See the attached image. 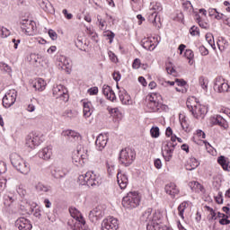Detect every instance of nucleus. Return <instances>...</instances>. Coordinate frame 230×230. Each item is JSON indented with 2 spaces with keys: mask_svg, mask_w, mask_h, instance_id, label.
Returning <instances> with one entry per match:
<instances>
[{
  "mask_svg": "<svg viewBox=\"0 0 230 230\" xmlns=\"http://www.w3.org/2000/svg\"><path fill=\"white\" fill-rule=\"evenodd\" d=\"M140 220L146 224L147 230H157L159 224H161V214L152 208H147L142 214Z\"/></svg>",
  "mask_w": 230,
  "mask_h": 230,
  "instance_id": "nucleus-1",
  "label": "nucleus"
},
{
  "mask_svg": "<svg viewBox=\"0 0 230 230\" xmlns=\"http://www.w3.org/2000/svg\"><path fill=\"white\" fill-rule=\"evenodd\" d=\"M186 105L190 112H191L192 116H194L196 119H199V118L203 119L208 113V109H206V106L200 104V102H199L195 97L189 98Z\"/></svg>",
  "mask_w": 230,
  "mask_h": 230,
  "instance_id": "nucleus-2",
  "label": "nucleus"
},
{
  "mask_svg": "<svg viewBox=\"0 0 230 230\" xmlns=\"http://www.w3.org/2000/svg\"><path fill=\"white\" fill-rule=\"evenodd\" d=\"M10 161L12 165L20 173L24 175L30 172V164L26 163L21 155L17 153H12L10 155Z\"/></svg>",
  "mask_w": 230,
  "mask_h": 230,
  "instance_id": "nucleus-3",
  "label": "nucleus"
},
{
  "mask_svg": "<svg viewBox=\"0 0 230 230\" xmlns=\"http://www.w3.org/2000/svg\"><path fill=\"white\" fill-rule=\"evenodd\" d=\"M141 202V196L139 193L136 191L128 192L123 199H122V206L126 209H135L137 208Z\"/></svg>",
  "mask_w": 230,
  "mask_h": 230,
  "instance_id": "nucleus-4",
  "label": "nucleus"
},
{
  "mask_svg": "<svg viewBox=\"0 0 230 230\" xmlns=\"http://www.w3.org/2000/svg\"><path fill=\"white\" fill-rule=\"evenodd\" d=\"M78 182L81 186H100V176L94 174L93 172H87L84 174H81L78 177Z\"/></svg>",
  "mask_w": 230,
  "mask_h": 230,
  "instance_id": "nucleus-5",
  "label": "nucleus"
},
{
  "mask_svg": "<svg viewBox=\"0 0 230 230\" xmlns=\"http://www.w3.org/2000/svg\"><path fill=\"white\" fill-rule=\"evenodd\" d=\"M175 146H177V136L172 137L170 141H166L164 143V146L162 150L163 157L166 162L172 161V157H173V150H175Z\"/></svg>",
  "mask_w": 230,
  "mask_h": 230,
  "instance_id": "nucleus-6",
  "label": "nucleus"
},
{
  "mask_svg": "<svg viewBox=\"0 0 230 230\" xmlns=\"http://www.w3.org/2000/svg\"><path fill=\"white\" fill-rule=\"evenodd\" d=\"M151 10H154L155 12L148 15V21L155 26V28H156V30H159L161 29V17L157 16V12H161L163 7L159 3H152Z\"/></svg>",
  "mask_w": 230,
  "mask_h": 230,
  "instance_id": "nucleus-7",
  "label": "nucleus"
},
{
  "mask_svg": "<svg viewBox=\"0 0 230 230\" xmlns=\"http://www.w3.org/2000/svg\"><path fill=\"white\" fill-rule=\"evenodd\" d=\"M136 159V151L130 148L122 149L119 153V161L120 164H124V166H130L134 160Z\"/></svg>",
  "mask_w": 230,
  "mask_h": 230,
  "instance_id": "nucleus-8",
  "label": "nucleus"
},
{
  "mask_svg": "<svg viewBox=\"0 0 230 230\" xmlns=\"http://www.w3.org/2000/svg\"><path fill=\"white\" fill-rule=\"evenodd\" d=\"M40 143H42V139L40 138V135H39V133H31L25 139V146H27V148H31V150H33V148L39 146Z\"/></svg>",
  "mask_w": 230,
  "mask_h": 230,
  "instance_id": "nucleus-9",
  "label": "nucleus"
},
{
  "mask_svg": "<svg viewBox=\"0 0 230 230\" xmlns=\"http://www.w3.org/2000/svg\"><path fill=\"white\" fill-rule=\"evenodd\" d=\"M53 96L57 100H60L61 102H67L69 100V94H67V90L64 87V85L58 84L54 86Z\"/></svg>",
  "mask_w": 230,
  "mask_h": 230,
  "instance_id": "nucleus-10",
  "label": "nucleus"
},
{
  "mask_svg": "<svg viewBox=\"0 0 230 230\" xmlns=\"http://www.w3.org/2000/svg\"><path fill=\"white\" fill-rule=\"evenodd\" d=\"M17 101V91L9 90L3 98V105L5 109H10Z\"/></svg>",
  "mask_w": 230,
  "mask_h": 230,
  "instance_id": "nucleus-11",
  "label": "nucleus"
},
{
  "mask_svg": "<svg viewBox=\"0 0 230 230\" xmlns=\"http://www.w3.org/2000/svg\"><path fill=\"white\" fill-rule=\"evenodd\" d=\"M87 157V153L84 155V149L79 148L76 152H74L72 156V163L75 166H84L85 164V159Z\"/></svg>",
  "mask_w": 230,
  "mask_h": 230,
  "instance_id": "nucleus-12",
  "label": "nucleus"
},
{
  "mask_svg": "<svg viewBox=\"0 0 230 230\" xmlns=\"http://www.w3.org/2000/svg\"><path fill=\"white\" fill-rule=\"evenodd\" d=\"M104 215H105V211L103 210V207L97 206L95 208H93L89 212L88 218L93 224H96L98 220H101V218H103Z\"/></svg>",
  "mask_w": 230,
  "mask_h": 230,
  "instance_id": "nucleus-13",
  "label": "nucleus"
},
{
  "mask_svg": "<svg viewBox=\"0 0 230 230\" xmlns=\"http://www.w3.org/2000/svg\"><path fill=\"white\" fill-rule=\"evenodd\" d=\"M118 226H119L118 219L113 217H110L103 219L102 223V230H118Z\"/></svg>",
  "mask_w": 230,
  "mask_h": 230,
  "instance_id": "nucleus-14",
  "label": "nucleus"
},
{
  "mask_svg": "<svg viewBox=\"0 0 230 230\" xmlns=\"http://www.w3.org/2000/svg\"><path fill=\"white\" fill-rule=\"evenodd\" d=\"M19 25L21 26L23 33H31L32 31H35V30H37V25L35 24V22L31 20H22L21 22H19Z\"/></svg>",
  "mask_w": 230,
  "mask_h": 230,
  "instance_id": "nucleus-15",
  "label": "nucleus"
},
{
  "mask_svg": "<svg viewBox=\"0 0 230 230\" xmlns=\"http://www.w3.org/2000/svg\"><path fill=\"white\" fill-rule=\"evenodd\" d=\"M214 89H217V93H227L229 91V84L226 83L224 77L217 76L215 79Z\"/></svg>",
  "mask_w": 230,
  "mask_h": 230,
  "instance_id": "nucleus-16",
  "label": "nucleus"
},
{
  "mask_svg": "<svg viewBox=\"0 0 230 230\" xmlns=\"http://www.w3.org/2000/svg\"><path fill=\"white\" fill-rule=\"evenodd\" d=\"M15 227L19 230H31L33 226L29 219L20 217L15 221Z\"/></svg>",
  "mask_w": 230,
  "mask_h": 230,
  "instance_id": "nucleus-17",
  "label": "nucleus"
},
{
  "mask_svg": "<svg viewBox=\"0 0 230 230\" xmlns=\"http://www.w3.org/2000/svg\"><path fill=\"white\" fill-rule=\"evenodd\" d=\"M108 141L109 137H107V135L100 134L95 141L96 149L99 150V152H102V150L107 146Z\"/></svg>",
  "mask_w": 230,
  "mask_h": 230,
  "instance_id": "nucleus-18",
  "label": "nucleus"
},
{
  "mask_svg": "<svg viewBox=\"0 0 230 230\" xmlns=\"http://www.w3.org/2000/svg\"><path fill=\"white\" fill-rule=\"evenodd\" d=\"M141 45L145 49H148L149 51H154L155 49V38H144L141 40Z\"/></svg>",
  "mask_w": 230,
  "mask_h": 230,
  "instance_id": "nucleus-19",
  "label": "nucleus"
},
{
  "mask_svg": "<svg viewBox=\"0 0 230 230\" xmlns=\"http://www.w3.org/2000/svg\"><path fill=\"white\" fill-rule=\"evenodd\" d=\"M66 175H67V169L63 166H57L51 171V176L54 179H63Z\"/></svg>",
  "mask_w": 230,
  "mask_h": 230,
  "instance_id": "nucleus-20",
  "label": "nucleus"
},
{
  "mask_svg": "<svg viewBox=\"0 0 230 230\" xmlns=\"http://www.w3.org/2000/svg\"><path fill=\"white\" fill-rule=\"evenodd\" d=\"M164 191L167 193V195H170L172 199H175V196L179 195L177 185H175L173 182L167 183L164 187Z\"/></svg>",
  "mask_w": 230,
  "mask_h": 230,
  "instance_id": "nucleus-21",
  "label": "nucleus"
},
{
  "mask_svg": "<svg viewBox=\"0 0 230 230\" xmlns=\"http://www.w3.org/2000/svg\"><path fill=\"white\" fill-rule=\"evenodd\" d=\"M102 94H104V96H106V98L111 102H114V100H116V93L112 91V88L107 84L102 86Z\"/></svg>",
  "mask_w": 230,
  "mask_h": 230,
  "instance_id": "nucleus-22",
  "label": "nucleus"
},
{
  "mask_svg": "<svg viewBox=\"0 0 230 230\" xmlns=\"http://www.w3.org/2000/svg\"><path fill=\"white\" fill-rule=\"evenodd\" d=\"M39 5L47 13H55V9L49 0H39Z\"/></svg>",
  "mask_w": 230,
  "mask_h": 230,
  "instance_id": "nucleus-23",
  "label": "nucleus"
},
{
  "mask_svg": "<svg viewBox=\"0 0 230 230\" xmlns=\"http://www.w3.org/2000/svg\"><path fill=\"white\" fill-rule=\"evenodd\" d=\"M63 137L68 139V141H76L80 137V134L75 130L67 129L62 132Z\"/></svg>",
  "mask_w": 230,
  "mask_h": 230,
  "instance_id": "nucleus-24",
  "label": "nucleus"
},
{
  "mask_svg": "<svg viewBox=\"0 0 230 230\" xmlns=\"http://www.w3.org/2000/svg\"><path fill=\"white\" fill-rule=\"evenodd\" d=\"M117 182L120 188V190H125L127 186H128V177L127 174L118 173L117 174Z\"/></svg>",
  "mask_w": 230,
  "mask_h": 230,
  "instance_id": "nucleus-25",
  "label": "nucleus"
},
{
  "mask_svg": "<svg viewBox=\"0 0 230 230\" xmlns=\"http://www.w3.org/2000/svg\"><path fill=\"white\" fill-rule=\"evenodd\" d=\"M31 85L35 91L42 92L46 89V81L42 78H38L31 82Z\"/></svg>",
  "mask_w": 230,
  "mask_h": 230,
  "instance_id": "nucleus-26",
  "label": "nucleus"
},
{
  "mask_svg": "<svg viewBox=\"0 0 230 230\" xmlns=\"http://www.w3.org/2000/svg\"><path fill=\"white\" fill-rule=\"evenodd\" d=\"M211 123L212 125H218L219 127H223V128H227V121L220 115L211 118Z\"/></svg>",
  "mask_w": 230,
  "mask_h": 230,
  "instance_id": "nucleus-27",
  "label": "nucleus"
},
{
  "mask_svg": "<svg viewBox=\"0 0 230 230\" xmlns=\"http://www.w3.org/2000/svg\"><path fill=\"white\" fill-rule=\"evenodd\" d=\"M119 97L123 105H130V95H128L126 89L122 88L119 91Z\"/></svg>",
  "mask_w": 230,
  "mask_h": 230,
  "instance_id": "nucleus-28",
  "label": "nucleus"
},
{
  "mask_svg": "<svg viewBox=\"0 0 230 230\" xmlns=\"http://www.w3.org/2000/svg\"><path fill=\"white\" fill-rule=\"evenodd\" d=\"M83 112L84 118H91L93 114V103L91 102H83Z\"/></svg>",
  "mask_w": 230,
  "mask_h": 230,
  "instance_id": "nucleus-29",
  "label": "nucleus"
},
{
  "mask_svg": "<svg viewBox=\"0 0 230 230\" xmlns=\"http://www.w3.org/2000/svg\"><path fill=\"white\" fill-rule=\"evenodd\" d=\"M52 154L53 152L51 151V147L47 146L39 152V157H40V159H44L45 161H48V159L51 158Z\"/></svg>",
  "mask_w": 230,
  "mask_h": 230,
  "instance_id": "nucleus-30",
  "label": "nucleus"
},
{
  "mask_svg": "<svg viewBox=\"0 0 230 230\" xmlns=\"http://www.w3.org/2000/svg\"><path fill=\"white\" fill-rule=\"evenodd\" d=\"M199 164L200 163H199L195 157H191L186 165V170L191 172V170H195V168H198Z\"/></svg>",
  "mask_w": 230,
  "mask_h": 230,
  "instance_id": "nucleus-31",
  "label": "nucleus"
},
{
  "mask_svg": "<svg viewBox=\"0 0 230 230\" xmlns=\"http://www.w3.org/2000/svg\"><path fill=\"white\" fill-rule=\"evenodd\" d=\"M30 58L32 64H40V66H43L42 60H44V57H42L41 55L32 53L31 54Z\"/></svg>",
  "mask_w": 230,
  "mask_h": 230,
  "instance_id": "nucleus-32",
  "label": "nucleus"
},
{
  "mask_svg": "<svg viewBox=\"0 0 230 230\" xmlns=\"http://www.w3.org/2000/svg\"><path fill=\"white\" fill-rule=\"evenodd\" d=\"M69 213L73 218L76 219V222H80V220H84V217L82 216V213H80L78 209L71 208L69 209Z\"/></svg>",
  "mask_w": 230,
  "mask_h": 230,
  "instance_id": "nucleus-33",
  "label": "nucleus"
},
{
  "mask_svg": "<svg viewBox=\"0 0 230 230\" xmlns=\"http://www.w3.org/2000/svg\"><path fill=\"white\" fill-rule=\"evenodd\" d=\"M208 15H209V17H214V19H217V21L224 19V14L218 13V11H217V9H215V8L208 9Z\"/></svg>",
  "mask_w": 230,
  "mask_h": 230,
  "instance_id": "nucleus-34",
  "label": "nucleus"
},
{
  "mask_svg": "<svg viewBox=\"0 0 230 230\" xmlns=\"http://www.w3.org/2000/svg\"><path fill=\"white\" fill-rule=\"evenodd\" d=\"M58 62H60L59 66H61V67H66V69H69V67H71V60H69L66 56L59 57Z\"/></svg>",
  "mask_w": 230,
  "mask_h": 230,
  "instance_id": "nucleus-35",
  "label": "nucleus"
},
{
  "mask_svg": "<svg viewBox=\"0 0 230 230\" xmlns=\"http://www.w3.org/2000/svg\"><path fill=\"white\" fill-rule=\"evenodd\" d=\"M109 112L113 116V118H116L117 121H121L123 119V113H121L118 108L111 109Z\"/></svg>",
  "mask_w": 230,
  "mask_h": 230,
  "instance_id": "nucleus-36",
  "label": "nucleus"
},
{
  "mask_svg": "<svg viewBox=\"0 0 230 230\" xmlns=\"http://www.w3.org/2000/svg\"><path fill=\"white\" fill-rule=\"evenodd\" d=\"M189 186L192 191H195L196 193L199 191H202L204 190V187L199 183V181H190L189 182Z\"/></svg>",
  "mask_w": 230,
  "mask_h": 230,
  "instance_id": "nucleus-37",
  "label": "nucleus"
},
{
  "mask_svg": "<svg viewBox=\"0 0 230 230\" xmlns=\"http://www.w3.org/2000/svg\"><path fill=\"white\" fill-rule=\"evenodd\" d=\"M35 189L38 191V193H48V191H49L51 190V188L49 186H47L44 183H40V182H39L35 186Z\"/></svg>",
  "mask_w": 230,
  "mask_h": 230,
  "instance_id": "nucleus-38",
  "label": "nucleus"
},
{
  "mask_svg": "<svg viewBox=\"0 0 230 230\" xmlns=\"http://www.w3.org/2000/svg\"><path fill=\"white\" fill-rule=\"evenodd\" d=\"M161 107L160 102H147V109H149V112H157Z\"/></svg>",
  "mask_w": 230,
  "mask_h": 230,
  "instance_id": "nucleus-39",
  "label": "nucleus"
},
{
  "mask_svg": "<svg viewBox=\"0 0 230 230\" xmlns=\"http://www.w3.org/2000/svg\"><path fill=\"white\" fill-rule=\"evenodd\" d=\"M196 21L200 28H203V30H209V23L202 21V19H200V15L196 14Z\"/></svg>",
  "mask_w": 230,
  "mask_h": 230,
  "instance_id": "nucleus-40",
  "label": "nucleus"
},
{
  "mask_svg": "<svg viewBox=\"0 0 230 230\" xmlns=\"http://www.w3.org/2000/svg\"><path fill=\"white\" fill-rule=\"evenodd\" d=\"M205 209L209 212V215H208L209 222L213 220H217V212H215V210L212 208H210L209 206H205Z\"/></svg>",
  "mask_w": 230,
  "mask_h": 230,
  "instance_id": "nucleus-41",
  "label": "nucleus"
},
{
  "mask_svg": "<svg viewBox=\"0 0 230 230\" xmlns=\"http://www.w3.org/2000/svg\"><path fill=\"white\" fill-rule=\"evenodd\" d=\"M217 46H218L220 51H224L225 49H227L229 43L227 42V40H226V39L221 38L217 41Z\"/></svg>",
  "mask_w": 230,
  "mask_h": 230,
  "instance_id": "nucleus-42",
  "label": "nucleus"
},
{
  "mask_svg": "<svg viewBox=\"0 0 230 230\" xmlns=\"http://www.w3.org/2000/svg\"><path fill=\"white\" fill-rule=\"evenodd\" d=\"M186 208H188L187 202H182L178 207L179 217H181V218H182V220H184V211H185Z\"/></svg>",
  "mask_w": 230,
  "mask_h": 230,
  "instance_id": "nucleus-43",
  "label": "nucleus"
},
{
  "mask_svg": "<svg viewBox=\"0 0 230 230\" xmlns=\"http://www.w3.org/2000/svg\"><path fill=\"white\" fill-rule=\"evenodd\" d=\"M74 230H89V228L85 226V220L82 219L75 223V228Z\"/></svg>",
  "mask_w": 230,
  "mask_h": 230,
  "instance_id": "nucleus-44",
  "label": "nucleus"
},
{
  "mask_svg": "<svg viewBox=\"0 0 230 230\" xmlns=\"http://www.w3.org/2000/svg\"><path fill=\"white\" fill-rule=\"evenodd\" d=\"M147 100L148 102L159 103V100H161V94L153 93L147 96Z\"/></svg>",
  "mask_w": 230,
  "mask_h": 230,
  "instance_id": "nucleus-45",
  "label": "nucleus"
},
{
  "mask_svg": "<svg viewBox=\"0 0 230 230\" xmlns=\"http://www.w3.org/2000/svg\"><path fill=\"white\" fill-rule=\"evenodd\" d=\"M185 57H186V58H188L189 64H190V66H192V65H193V58H194V57H195V54H193V50H191V49H186V51H185Z\"/></svg>",
  "mask_w": 230,
  "mask_h": 230,
  "instance_id": "nucleus-46",
  "label": "nucleus"
},
{
  "mask_svg": "<svg viewBox=\"0 0 230 230\" xmlns=\"http://www.w3.org/2000/svg\"><path fill=\"white\" fill-rule=\"evenodd\" d=\"M180 123H181V128H183L185 132H188V128H190V124L188 123L186 117H183V118L180 117Z\"/></svg>",
  "mask_w": 230,
  "mask_h": 230,
  "instance_id": "nucleus-47",
  "label": "nucleus"
},
{
  "mask_svg": "<svg viewBox=\"0 0 230 230\" xmlns=\"http://www.w3.org/2000/svg\"><path fill=\"white\" fill-rule=\"evenodd\" d=\"M206 40L207 42H208L209 46H211V48L213 49H215V39L213 38V34L211 33H207L206 34Z\"/></svg>",
  "mask_w": 230,
  "mask_h": 230,
  "instance_id": "nucleus-48",
  "label": "nucleus"
},
{
  "mask_svg": "<svg viewBox=\"0 0 230 230\" xmlns=\"http://www.w3.org/2000/svg\"><path fill=\"white\" fill-rule=\"evenodd\" d=\"M103 37H107L110 40V44H112V40H114L115 34L111 31H105L103 32Z\"/></svg>",
  "mask_w": 230,
  "mask_h": 230,
  "instance_id": "nucleus-49",
  "label": "nucleus"
},
{
  "mask_svg": "<svg viewBox=\"0 0 230 230\" xmlns=\"http://www.w3.org/2000/svg\"><path fill=\"white\" fill-rule=\"evenodd\" d=\"M199 85L204 91H208V79L204 76L199 77Z\"/></svg>",
  "mask_w": 230,
  "mask_h": 230,
  "instance_id": "nucleus-50",
  "label": "nucleus"
},
{
  "mask_svg": "<svg viewBox=\"0 0 230 230\" xmlns=\"http://www.w3.org/2000/svg\"><path fill=\"white\" fill-rule=\"evenodd\" d=\"M97 21L99 22V28L100 30H105V23L107 22L103 18H102V15H97Z\"/></svg>",
  "mask_w": 230,
  "mask_h": 230,
  "instance_id": "nucleus-51",
  "label": "nucleus"
},
{
  "mask_svg": "<svg viewBox=\"0 0 230 230\" xmlns=\"http://www.w3.org/2000/svg\"><path fill=\"white\" fill-rule=\"evenodd\" d=\"M0 69L1 71H4L5 73H11L12 71V68L10 67V66H8V64L4 62H0Z\"/></svg>",
  "mask_w": 230,
  "mask_h": 230,
  "instance_id": "nucleus-52",
  "label": "nucleus"
},
{
  "mask_svg": "<svg viewBox=\"0 0 230 230\" xmlns=\"http://www.w3.org/2000/svg\"><path fill=\"white\" fill-rule=\"evenodd\" d=\"M190 35H192V37H195L197 35H200V30L199 29V27L193 25L190 29Z\"/></svg>",
  "mask_w": 230,
  "mask_h": 230,
  "instance_id": "nucleus-53",
  "label": "nucleus"
},
{
  "mask_svg": "<svg viewBox=\"0 0 230 230\" xmlns=\"http://www.w3.org/2000/svg\"><path fill=\"white\" fill-rule=\"evenodd\" d=\"M75 46L78 48V49H80V51H85V46L84 45V41H82V40L77 39L75 40Z\"/></svg>",
  "mask_w": 230,
  "mask_h": 230,
  "instance_id": "nucleus-54",
  "label": "nucleus"
},
{
  "mask_svg": "<svg viewBox=\"0 0 230 230\" xmlns=\"http://www.w3.org/2000/svg\"><path fill=\"white\" fill-rule=\"evenodd\" d=\"M166 71L168 73V75H172V76H175L176 75V71L174 70L173 66H172V63H168L167 66H166Z\"/></svg>",
  "mask_w": 230,
  "mask_h": 230,
  "instance_id": "nucleus-55",
  "label": "nucleus"
},
{
  "mask_svg": "<svg viewBox=\"0 0 230 230\" xmlns=\"http://www.w3.org/2000/svg\"><path fill=\"white\" fill-rule=\"evenodd\" d=\"M63 117L69 118V119H73V118H75V114L73 113V111L66 110L63 112Z\"/></svg>",
  "mask_w": 230,
  "mask_h": 230,
  "instance_id": "nucleus-56",
  "label": "nucleus"
},
{
  "mask_svg": "<svg viewBox=\"0 0 230 230\" xmlns=\"http://www.w3.org/2000/svg\"><path fill=\"white\" fill-rule=\"evenodd\" d=\"M199 51L200 55H202V57H206V56L209 55V50H208V49H206V47H204V46H200L199 48Z\"/></svg>",
  "mask_w": 230,
  "mask_h": 230,
  "instance_id": "nucleus-57",
  "label": "nucleus"
},
{
  "mask_svg": "<svg viewBox=\"0 0 230 230\" xmlns=\"http://www.w3.org/2000/svg\"><path fill=\"white\" fill-rule=\"evenodd\" d=\"M152 137H159V128H152L150 130Z\"/></svg>",
  "mask_w": 230,
  "mask_h": 230,
  "instance_id": "nucleus-58",
  "label": "nucleus"
},
{
  "mask_svg": "<svg viewBox=\"0 0 230 230\" xmlns=\"http://www.w3.org/2000/svg\"><path fill=\"white\" fill-rule=\"evenodd\" d=\"M219 224L221 226H229V224H230L229 216H226V217L221 218L219 220Z\"/></svg>",
  "mask_w": 230,
  "mask_h": 230,
  "instance_id": "nucleus-59",
  "label": "nucleus"
},
{
  "mask_svg": "<svg viewBox=\"0 0 230 230\" xmlns=\"http://www.w3.org/2000/svg\"><path fill=\"white\" fill-rule=\"evenodd\" d=\"M215 200L217 204H223L224 203V198L222 196V192H218L217 196L215 197Z\"/></svg>",
  "mask_w": 230,
  "mask_h": 230,
  "instance_id": "nucleus-60",
  "label": "nucleus"
},
{
  "mask_svg": "<svg viewBox=\"0 0 230 230\" xmlns=\"http://www.w3.org/2000/svg\"><path fill=\"white\" fill-rule=\"evenodd\" d=\"M88 94H90V96H94L98 94V87L94 86L88 89Z\"/></svg>",
  "mask_w": 230,
  "mask_h": 230,
  "instance_id": "nucleus-61",
  "label": "nucleus"
},
{
  "mask_svg": "<svg viewBox=\"0 0 230 230\" xmlns=\"http://www.w3.org/2000/svg\"><path fill=\"white\" fill-rule=\"evenodd\" d=\"M6 173V164L3 161H0V175Z\"/></svg>",
  "mask_w": 230,
  "mask_h": 230,
  "instance_id": "nucleus-62",
  "label": "nucleus"
},
{
  "mask_svg": "<svg viewBox=\"0 0 230 230\" xmlns=\"http://www.w3.org/2000/svg\"><path fill=\"white\" fill-rule=\"evenodd\" d=\"M49 35L52 40H57V39L58 38V36L57 35V32L51 29L49 30Z\"/></svg>",
  "mask_w": 230,
  "mask_h": 230,
  "instance_id": "nucleus-63",
  "label": "nucleus"
},
{
  "mask_svg": "<svg viewBox=\"0 0 230 230\" xmlns=\"http://www.w3.org/2000/svg\"><path fill=\"white\" fill-rule=\"evenodd\" d=\"M18 193H20V197H26V189H24V185H20Z\"/></svg>",
  "mask_w": 230,
  "mask_h": 230,
  "instance_id": "nucleus-64",
  "label": "nucleus"
}]
</instances>
